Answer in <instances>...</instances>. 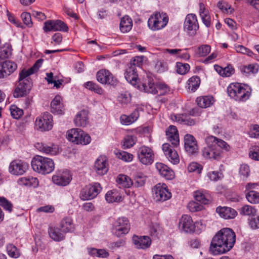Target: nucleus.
Wrapping results in <instances>:
<instances>
[{"label":"nucleus","instance_id":"f257e3e1","mask_svg":"<svg viewBox=\"0 0 259 259\" xmlns=\"http://www.w3.org/2000/svg\"><path fill=\"white\" fill-rule=\"evenodd\" d=\"M235 241L236 235L233 231L230 228H223L212 238L209 251L214 255L225 253L233 247Z\"/></svg>","mask_w":259,"mask_h":259},{"label":"nucleus","instance_id":"f03ea898","mask_svg":"<svg viewBox=\"0 0 259 259\" xmlns=\"http://www.w3.org/2000/svg\"><path fill=\"white\" fill-rule=\"evenodd\" d=\"M205 142L206 146L202 149V155L206 159L219 160L222 157V149L230 150V146L226 142L214 136L207 137Z\"/></svg>","mask_w":259,"mask_h":259},{"label":"nucleus","instance_id":"7ed1b4c3","mask_svg":"<svg viewBox=\"0 0 259 259\" xmlns=\"http://www.w3.org/2000/svg\"><path fill=\"white\" fill-rule=\"evenodd\" d=\"M31 166L35 171L43 175L51 173L55 168L52 159L39 155L33 157L31 160Z\"/></svg>","mask_w":259,"mask_h":259},{"label":"nucleus","instance_id":"20e7f679","mask_svg":"<svg viewBox=\"0 0 259 259\" xmlns=\"http://www.w3.org/2000/svg\"><path fill=\"white\" fill-rule=\"evenodd\" d=\"M227 93L231 98L238 102L246 101L251 94L250 89L237 82L231 83L227 88Z\"/></svg>","mask_w":259,"mask_h":259},{"label":"nucleus","instance_id":"39448f33","mask_svg":"<svg viewBox=\"0 0 259 259\" xmlns=\"http://www.w3.org/2000/svg\"><path fill=\"white\" fill-rule=\"evenodd\" d=\"M67 139L75 143L82 145H87L91 142L90 136L80 128H72L67 133Z\"/></svg>","mask_w":259,"mask_h":259},{"label":"nucleus","instance_id":"423d86ee","mask_svg":"<svg viewBox=\"0 0 259 259\" xmlns=\"http://www.w3.org/2000/svg\"><path fill=\"white\" fill-rule=\"evenodd\" d=\"M168 22V17L166 13L155 12L150 16L148 21V26L153 30H159L164 28Z\"/></svg>","mask_w":259,"mask_h":259},{"label":"nucleus","instance_id":"0eeeda50","mask_svg":"<svg viewBox=\"0 0 259 259\" xmlns=\"http://www.w3.org/2000/svg\"><path fill=\"white\" fill-rule=\"evenodd\" d=\"M130 230L128 219L125 217L119 218L113 224L112 233L118 237L127 234Z\"/></svg>","mask_w":259,"mask_h":259},{"label":"nucleus","instance_id":"6e6552de","mask_svg":"<svg viewBox=\"0 0 259 259\" xmlns=\"http://www.w3.org/2000/svg\"><path fill=\"white\" fill-rule=\"evenodd\" d=\"M102 188L98 183L85 186L80 193V198L83 200H90L95 198L101 192Z\"/></svg>","mask_w":259,"mask_h":259},{"label":"nucleus","instance_id":"1a4fd4ad","mask_svg":"<svg viewBox=\"0 0 259 259\" xmlns=\"http://www.w3.org/2000/svg\"><path fill=\"white\" fill-rule=\"evenodd\" d=\"M35 125L37 128L42 132L50 131L53 125V116L47 112H44L36 118Z\"/></svg>","mask_w":259,"mask_h":259},{"label":"nucleus","instance_id":"9d476101","mask_svg":"<svg viewBox=\"0 0 259 259\" xmlns=\"http://www.w3.org/2000/svg\"><path fill=\"white\" fill-rule=\"evenodd\" d=\"M184 29L189 35L194 36L199 29V24L196 16L194 14H188L184 23Z\"/></svg>","mask_w":259,"mask_h":259},{"label":"nucleus","instance_id":"9b49d317","mask_svg":"<svg viewBox=\"0 0 259 259\" xmlns=\"http://www.w3.org/2000/svg\"><path fill=\"white\" fill-rule=\"evenodd\" d=\"M154 198L156 201L164 202L171 197V194L164 184H158L153 190Z\"/></svg>","mask_w":259,"mask_h":259},{"label":"nucleus","instance_id":"f8f14e48","mask_svg":"<svg viewBox=\"0 0 259 259\" xmlns=\"http://www.w3.org/2000/svg\"><path fill=\"white\" fill-rule=\"evenodd\" d=\"M138 157L142 164L149 165L153 162L154 156L153 152L150 148L142 146L138 149Z\"/></svg>","mask_w":259,"mask_h":259},{"label":"nucleus","instance_id":"ddd939ff","mask_svg":"<svg viewBox=\"0 0 259 259\" xmlns=\"http://www.w3.org/2000/svg\"><path fill=\"white\" fill-rule=\"evenodd\" d=\"M52 181L54 184L59 186H66L69 184L72 176L68 170H64L57 172L52 176Z\"/></svg>","mask_w":259,"mask_h":259},{"label":"nucleus","instance_id":"4468645a","mask_svg":"<svg viewBox=\"0 0 259 259\" xmlns=\"http://www.w3.org/2000/svg\"><path fill=\"white\" fill-rule=\"evenodd\" d=\"M97 79L102 84H107L115 85L117 80L113 75L108 70H100L97 73Z\"/></svg>","mask_w":259,"mask_h":259},{"label":"nucleus","instance_id":"2eb2a0df","mask_svg":"<svg viewBox=\"0 0 259 259\" xmlns=\"http://www.w3.org/2000/svg\"><path fill=\"white\" fill-rule=\"evenodd\" d=\"M28 167L29 165L26 162L19 160H16L11 162L9 170L12 175H22L26 172Z\"/></svg>","mask_w":259,"mask_h":259},{"label":"nucleus","instance_id":"dca6fc26","mask_svg":"<svg viewBox=\"0 0 259 259\" xmlns=\"http://www.w3.org/2000/svg\"><path fill=\"white\" fill-rule=\"evenodd\" d=\"M17 68V64L14 61L6 60L0 63V78L7 77Z\"/></svg>","mask_w":259,"mask_h":259},{"label":"nucleus","instance_id":"f3484780","mask_svg":"<svg viewBox=\"0 0 259 259\" xmlns=\"http://www.w3.org/2000/svg\"><path fill=\"white\" fill-rule=\"evenodd\" d=\"M44 30L45 32L51 31H67L68 27L61 20H50L45 22Z\"/></svg>","mask_w":259,"mask_h":259},{"label":"nucleus","instance_id":"a211bd4d","mask_svg":"<svg viewBox=\"0 0 259 259\" xmlns=\"http://www.w3.org/2000/svg\"><path fill=\"white\" fill-rule=\"evenodd\" d=\"M162 150L168 160L174 164H177L180 162V157L177 151L168 143L162 145Z\"/></svg>","mask_w":259,"mask_h":259},{"label":"nucleus","instance_id":"6ab92c4d","mask_svg":"<svg viewBox=\"0 0 259 259\" xmlns=\"http://www.w3.org/2000/svg\"><path fill=\"white\" fill-rule=\"evenodd\" d=\"M184 147L189 155H193L198 152V147L197 141L194 136L187 134L184 137Z\"/></svg>","mask_w":259,"mask_h":259},{"label":"nucleus","instance_id":"aec40b11","mask_svg":"<svg viewBox=\"0 0 259 259\" xmlns=\"http://www.w3.org/2000/svg\"><path fill=\"white\" fill-rule=\"evenodd\" d=\"M19 83L14 92V97L15 98L21 97L26 95L30 90L31 83V81L26 78L25 80L19 81Z\"/></svg>","mask_w":259,"mask_h":259},{"label":"nucleus","instance_id":"412c9836","mask_svg":"<svg viewBox=\"0 0 259 259\" xmlns=\"http://www.w3.org/2000/svg\"><path fill=\"white\" fill-rule=\"evenodd\" d=\"M179 227L185 232L192 233L194 231L195 224L190 215L185 214L180 220Z\"/></svg>","mask_w":259,"mask_h":259},{"label":"nucleus","instance_id":"4be33fe9","mask_svg":"<svg viewBox=\"0 0 259 259\" xmlns=\"http://www.w3.org/2000/svg\"><path fill=\"white\" fill-rule=\"evenodd\" d=\"M108 163L105 157L100 156L96 160L94 169L99 175H104L108 171Z\"/></svg>","mask_w":259,"mask_h":259},{"label":"nucleus","instance_id":"5701e85b","mask_svg":"<svg viewBox=\"0 0 259 259\" xmlns=\"http://www.w3.org/2000/svg\"><path fill=\"white\" fill-rule=\"evenodd\" d=\"M133 242L136 248L142 249L149 248L151 243L150 237L147 236H138L134 235Z\"/></svg>","mask_w":259,"mask_h":259},{"label":"nucleus","instance_id":"b1692460","mask_svg":"<svg viewBox=\"0 0 259 259\" xmlns=\"http://www.w3.org/2000/svg\"><path fill=\"white\" fill-rule=\"evenodd\" d=\"M166 138L174 147L179 145L180 140L178 131L175 126L170 125L166 131Z\"/></svg>","mask_w":259,"mask_h":259},{"label":"nucleus","instance_id":"393cba45","mask_svg":"<svg viewBox=\"0 0 259 259\" xmlns=\"http://www.w3.org/2000/svg\"><path fill=\"white\" fill-rule=\"evenodd\" d=\"M156 168L160 175L166 180H172L175 178L174 171L165 164L157 162L156 164Z\"/></svg>","mask_w":259,"mask_h":259},{"label":"nucleus","instance_id":"a878e982","mask_svg":"<svg viewBox=\"0 0 259 259\" xmlns=\"http://www.w3.org/2000/svg\"><path fill=\"white\" fill-rule=\"evenodd\" d=\"M171 119L173 121H175L180 124L189 126H192L195 124V120L186 114H179L171 115Z\"/></svg>","mask_w":259,"mask_h":259},{"label":"nucleus","instance_id":"bb28decb","mask_svg":"<svg viewBox=\"0 0 259 259\" xmlns=\"http://www.w3.org/2000/svg\"><path fill=\"white\" fill-rule=\"evenodd\" d=\"M217 212L220 216L225 219H234L237 214V211L229 207H218L216 209Z\"/></svg>","mask_w":259,"mask_h":259},{"label":"nucleus","instance_id":"cd10ccee","mask_svg":"<svg viewBox=\"0 0 259 259\" xmlns=\"http://www.w3.org/2000/svg\"><path fill=\"white\" fill-rule=\"evenodd\" d=\"M62 102L61 97L58 95H56L51 103V112L57 114H63L64 106Z\"/></svg>","mask_w":259,"mask_h":259},{"label":"nucleus","instance_id":"c85d7f7f","mask_svg":"<svg viewBox=\"0 0 259 259\" xmlns=\"http://www.w3.org/2000/svg\"><path fill=\"white\" fill-rule=\"evenodd\" d=\"M74 121L76 126H86L88 123V112L85 110H82L78 112L74 119Z\"/></svg>","mask_w":259,"mask_h":259},{"label":"nucleus","instance_id":"c756f323","mask_svg":"<svg viewBox=\"0 0 259 259\" xmlns=\"http://www.w3.org/2000/svg\"><path fill=\"white\" fill-rule=\"evenodd\" d=\"M138 87L140 90L146 93L154 95L156 93V85L154 84L153 80L151 78L148 77L145 82L139 85Z\"/></svg>","mask_w":259,"mask_h":259},{"label":"nucleus","instance_id":"7c9ffc66","mask_svg":"<svg viewBox=\"0 0 259 259\" xmlns=\"http://www.w3.org/2000/svg\"><path fill=\"white\" fill-rule=\"evenodd\" d=\"M139 117V109H136L130 115H122L120 116L121 123L124 125H130L135 122Z\"/></svg>","mask_w":259,"mask_h":259},{"label":"nucleus","instance_id":"2f4dec72","mask_svg":"<svg viewBox=\"0 0 259 259\" xmlns=\"http://www.w3.org/2000/svg\"><path fill=\"white\" fill-rule=\"evenodd\" d=\"M36 148L40 151L46 154L56 155L59 151L58 147L52 144L51 146L44 143H37Z\"/></svg>","mask_w":259,"mask_h":259},{"label":"nucleus","instance_id":"473e14b6","mask_svg":"<svg viewBox=\"0 0 259 259\" xmlns=\"http://www.w3.org/2000/svg\"><path fill=\"white\" fill-rule=\"evenodd\" d=\"M125 79L133 85H136L137 82V70L129 66L124 73Z\"/></svg>","mask_w":259,"mask_h":259},{"label":"nucleus","instance_id":"72a5a7b5","mask_svg":"<svg viewBox=\"0 0 259 259\" xmlns=\"http://www.w3.org/2000/svg\"><path fill=\"white\" fill-rule=\"evenodd\" d=\"M214 98L210 96H204L197 98L196 102L198 106L202 108H206L214 103Z\"/></svg>","mask_w":259,"mask_h":259},{"label":"nucleus","instance_id":"f704fd0d","mask_svg":"<svg viewBox=\"0 0 259 259\" xmlns=\"http://www.w3.org/2000/svg\"><path fill=\"white\" fill-rule=\"evenodd\" d=\"M199 14L203 24L209 27L211 25V18L208 11L205 8L203 3L199 4Z\"/></svg>","mask_w":259,"mask_h":259},{"label":"nucleus","instance_id":"c9c22d12","mask_svg":"<svg viewBox=\"0 0 259 259\" xmlns=\"http://www.w3.org/2000/svg\"><path fill=\"white\" fill-rule=\"evenodd\" d=\"M50 237L55 241H60L64 238V233L58 227H50L48 230Z\"/></svg>","mask_w":259,"mask_h":259},{"label":"nucleus","instance_id":"e433bc0d","mask_svg":"<svg viewBox=\"0 0 259 259\" xmlns=\"http://www.w3.org/2000/svg\"><path fill=\"white\" fill-rule=\"evenodd\" d=\"M38 180L36 178L33 177H22L18 180L19 185L36 187L38 185Z\"/></svg>","mask_w":259,"mask_h":259},{"label":"nucleus","instance_id":"4c0bfd02","mask_svg":"<svg viewBox=\"0 0 259 259\" xmlns=\"http://www.w3.org/2000/svg\"><path fill=\"white\" fill-rule=\"evenodd\" d=\"M133 26V21L128 16L122 17L120 23V30L123 33L129 32Z\"/></svg>","mask_w":259,"mask_h":259},{"label":"nucleus","instance_id":"58836bf2","mask_svg":"<svg viewBox=\"0 0 259 259\" xmlns=\"http://www.w3.org/2000/svg\"><path fill=\"white\" fill-rule=\"evenodd\" d=\"M105 199L109 203L118 202L122 201V197L116 190L108 191L105 195Z\"/></svg>","mask_w":259,"mask_h":259},{"label":"nucleus","instance_id":"ea45409f","mask_svg":"<svg viewBox=\"0 0 259 259\" xmlns=\"http://www.w3.org/2000/svg\"><path fill=\"white\" fill-rule=\"evenodd\" d=\"M60 227L64 233L71 232L74 230L72 221L70 218H65L63 219L60 223Z\"/></svg>","mask_w":259,"mask_h":259},{"label":"nucleus","instance_id":"a19ab883","mask_svg":"<svg viewBox=\"0 0 259 259\" xmlns=\"http://www.w3.org/2000/svg\"><path fill=\"white\" fill-rule=\"evenodd\" d=\"M116 182L120 187L129 188L133 185L131 179L124 175H119L116 179Z\"/></svg>","mask_w":259,"mask_h":259},{"label":"nucleus","instance_id":"79ce46f5","mask_svg":"<svg viewBox=\"0 0 259 259\" xmlns=\"http://www.w3.org/2000/svg\"><path fill=\"white\" fill-rule=\"evenodd\" d=\"M12 47L9 44H5L0 47V61L9 58L12 55Z\"/></svg>","mask_w":259,"mask_h":259},{"label":"nucleus","instance_id":"37998d69","mask_svg":"<svg viewBox=\"0 0 259 259\" xmlns=\"http://www.w3.org/2000/svg\"><path fill=\"white\" fill-rule=\"evenodd\" d=\"M240 70L242 73L248 76L250 74L256 73L258 71V65L255 63L251 64L242 66Z\"/></svg>","mask_w":259,"mask_h":259},{"label":"nucleus","instance_id":"c03bdc74","mask_svg":"<svg viewBox=\"0 0 259 259\" xmlns=\"http://www.w3.org/2000/svg\"><path fill=\"white\" fill-rule=\"evenodd\" d=\"M200 79L197 76H194L189 79L187 82L188 89L195 92L199 87Z\"/></svg>","mask_w":259,"mask_h":259},{"label":"nucleus","instance_id":"a18cd8bd","mask_svg":"<svg viewBox=\"0 0 259 259\" xmlns=\"http://www.w3.org/2000/svg\"><path fill=\"white\" fill-rule=\"evenodd\" d=\"M239 213L243 215L253 216L256 213L254 207L249 205H244L239 209Z\"/></svg>","mask_w":259,"mask_h":259},{"label":"nucleus","instance_id":"49530a36","mask_svg":"<svg viewBox=\"0 0 259 259\" xmlns=\"http://www.w3.org/2000/svg\"><path fill=\"white\" fill-rule=\"evenodd\" d=\"M246 198L251 203H259V192L255 191H249L246 194Z\"/></svg>","mask_w":259,"mask_h":259},{"label":"nucleus","instance_id":"de8ad7c7","mask_svg":"<svg viewBox=\"0 0 259 259\" xmlns=\"http://www.w3.org/2000/svg\"><path fill=\"white\" fill-rule=\"evenodd\" d=\"M234 49L238 53L246 55L247 56L251 57L254 55V53L252 51L242 45H235L234 46Z\"/></svg>","mask_w":259,"mask_h":259},{"label":"nucleus","instance_id":"09e8293b","mask_svg":"<svg viewBox=\"0 0 259 259\" xmlns=\"http://www.w3.org/2000/svg\"><path fill=\"white\" fill-rule=\"evenodd\" d=\"M8 255L13 258H18L20 255V252L17 248L12 244H9L7 246Z\"/></svg>","mask_w":259,"mask_h":259},{"label":"nucleus","instance_id":"8fccbe9b","mask_svg":"<svg viewBox=\"0 0 259 259\" xmlns=\"http://www.w3.org/2000/svg\"><path fill=\"white\" fill-rule=\"evenodd\" d=\"M156 94L159 96H163L170 92L169 87L166 84L161 83L156 84Z\"/></svg>","mask_w":259,"mask_h":259},{"label":"nucleus","instance_id":"3c124183","mask_svg":"<svg viewBox=\"0 0 259 259\" xmlns=\"http://www.w3.org/2000/svg\"><path fill=\"white\" fill-rule=\"evenodd\" d=\"M84 87L90 90L93 91L96 93L101 95L103 93V90L98 84L92 82L88 81L84 84Z\"/></svg>","mask_w":259,"mask_h":259},{"label":"nucleus","instance_id":"603ef678","mask_svg":"<svg viewBox=\"0 0 259 259\" xmlns=\"http://www.w3.org/2000/svg\"><path fill=\"white\" fill-rule=\"evenodd\" d=\"M0 205L9 212L13 210V204L4 197L0 196Z\"/></svg>","mask_w":259,"mask_h":259},{"label":"nucleus","instance_id":"864d4df0","mask_svg":"<svg viewBox=\"0 0 259 259\" xmlns=\"http://www.w3.org/2000/svg\"><path fill=\"white\" fill-rule=\"evenodd\" d=\"M10 110L12 116L15 119H19L23 114V110L19 108L15 105L10 106Z\"/></svg>","mask_w":259,"mask_h":259},{"label":"nucleus","instance_id":"5fc2aeb1","mask_svg":"<svg viewBox=\"0 0 259 259\" xmlns=\"http://www.w3.org/2000/svg\"><path fill=\"white\" fill-rule=\"evenodd\" d=\"M177 72L180 74H185L190 69V66L187 63L178 62L176 65Z\"/></svg>","mask_w":259,"mask_h":259},{"label":"nucleus","instance_id":"6e6d98bb","mask_svg":"<svg viewBox=\"0 0 259 259\" xmlns=\"http://www.w3.org/2000/svg\"><path fill=\"white\" fill-rule=\"evenodd\" d=\"M117 157L122 160L126 162H130L132 160L133 155L125 151H117L116 153Z\"/></svg>","mask_w":259,"mask_h":259},{"label":"nucleus","instance_id":"4d7b16f0","mask_svg":"<svg viewBox=\"0 0 259 259\" xmlns=\"http://www.w3.org/2000/svg\"><path fill=\"white\" fill-rule=\"evenodd\" d=\"M250 169L247 164H242L239 169V175L241 179L245 180L249 175Z\"/></svg>","mask_w":259,"mask_h":259},{"label":"nucleus","instance_id":"13d9d810","mask_svg":"<svg viewBox=\"0 0 259 259\" xmlns=\"http://www.w3.org/2000/svg\"><path fill=\"white\" fill-rule=\"evenodd\" d=\"M195 198L196 201L202 204H207L208 202L207 196L201 191H197L195 192Z\"/></svg>","mask_w":259,"mask_h":259},{"label":"nucleus","instance_id":"bf43d9fd","mask_svg":"<svg viewBox=\"0 0 259 259\" xmlns=\"http://www.w3.org/2000/svg\"><path fill=\"white\" fill-rule=\"evenodd\" d=\"M118 101L123 104H127L131 100V96L130 93L125 92L120 94L117 98Z\"/></svg>","mask_w":259,"mask_h":259},{"label":"nucleus","instance_id":"052dcab7","mask_svg":"<svg viewBox=\"0 0 259 259\" xmlns=\"http://www.w3.org/2000/svg\"><path fill=\"white\" fill-rule=\"evenodd\" d=\"M218 7L224 13L231 14L233 11V9L231 6L225 2H219L218 3Z\"/></svg>","mask_w":259,"mask_h":259},{"label":"nucleus","instance_id":"680f3d73","mask_svg":"<svg viewBox=\"0 0 259 259\" xmlns=\"http://www.w3.org/2000/svg\"><path fill=\"white\" fill-rule=\"evenodd\" d=\"M136 143V138L132 136H127L124 138L123 146L124 148H130Z\"/></svg>","mask_w":259,"mask_h":259},{"label":"nucleus","instance_id":"e2e57ef3","mask_svg":"<svg viewBox=\"0 0 259 259\" xmlns=\"http://www.w3.org/2000/svg\"><path fill=\"white\" fill-rule=\"evenodd\" d=\"M249 157L254 160H259V146H254L250 148Z\"/></svg>","mask_w":259,"mask_h":259},{"label":"nucleus","instance_id":"0e129e2a","mask_svg":"<svg viewBox=\"0 0 259 259\" xmlns=\"http://www.w3.org/2000/svg\"><path fill=\"white\" fill-rule=\"evenodd\" d=\"M210 46L208 45H203L198 48L197 53L200 56H205L210 52Z\"/></svg>","mask_w":259,"mask_h":259},{"label":"nucleus","instance_id":"69168bd1","mask_svg":"<svg viewBox=\"0 0 259 259\" xmlns=\"http://www.w3.org/2000/svg\"><path fill=\"white\" fill-rule=\"evenodd\" d=\"M22 20L24 24L28 27H31L32 26V22L30 14L27 12H23L21 15Z\"/></svg>","mask_w":259,"mask_h":259},{"label":"nucleus","instance_id":"338daca9","mask_svg":"<svg viewBox=\"0 0 259 259\" xmlns=\"http://www.w3.org/2000/svg\"><path fill=\"white\" fill-rule=\"evenodd\" d=\"M143 61V57H136L131 60L130 66L137 69V67H140L142 65Z\"/></svg>","mask_w":259,"mask_h":259},{"label":"nucleus","instance_id":"774afa93","mask_svg":"<svg viewBox=\"0 0 259 259\" xmlns=\"http://www.w3.org/2000/svg\"><path fill=\"white\" fill-rule=\"evenodd\" d=\"M189 210L191 212H195L201 210L203 206L199 204L198 202L191 201L188 204L187 206Z\"/></svg>","mask_w":259,"mask_h":259}]
</instances>
